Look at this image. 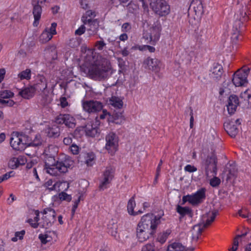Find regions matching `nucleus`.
Returning a JSON list of instances; mask_svg holds the SVG:
<instances>
[{
  "mask_svg": "<svg viewBox=\"0 0 251 251\" xmlns=\"http://www.w3.org/2000/svg\"><path fill=\"white\" fill-rule=\"evenodd\" d=\"M142 251H154V247L152 244H147L142 248Z\"/></svg>",
  "mask_w": 251,
  "mask_h": 251,
  "instance_id": "nucleus-52",
  "label": "nucleus"
},
{
  "mask_svg": "<svg viewBox=\"0 0 251 251\" xmlns=\"http://www.w3.org/2000/svg\"><path fill=\"white\" fill-rule=\"evenodd\" d=\"M203 6L201 0H192L188 9V15H201L203 14Z\"/></svg>",
  "mask_w": 251,
  "mask_h": 251,
  "instance_id": "nucleus-18",
  "label": "nucleus"
},
{
  "mask_svg": "<svg viewBox=\"0 0 251 251\" xmlns=\"http://www.w3.org/2000/svg\"><path fill=\"white\" fill-rule=\"evenodd\" d=\"M167 237V234L164 233V234L161 235L159 237H158V240L159 242H160L161 243H163L166 240Z\"/></svg>",
  "mask_w": 251,
  "mask_h": 251,
  "instance_id": "nucleus-59",
  "label": "nucleus"
},
{
  "mask_svg": "<svg viewBox=\"0 0 251 251\" xmlns=\"http://www.w3.org/2000/svg\"><path fill=\"white\" fill-rule=\"evenodd\" d=\"M39 214L40 212L38 210L35 211L34 214L35 216L34 219H29L27 221V222L33 228H37L38 226H40Z\"/></svg>",
  "mask_w": 251,
  "mask_h": 251,
  "instance_id": "nucleus-28",
  "label": "nucleus"
},
{
  "mask_svg": "<svg viewBox=\"0 0 251 251\" xmlns=\"http://www.w3.org/2000/svg\"><path fill=\"white\" fill-rule=\"evenodd\" d=\"M65 182H56L52 185V181L51 180H48L46 184L50 190H58L60 191L59 187L61 185L65 184Z\"/></svg>",
  "mask_w": 251,
  "mask_h": 251,
  "instance_id": "nucleus-31",
  "label": "nucleus"
},
{
  "mask_svg": "<svg viewBox=\"0 0 251 251\" xmlns=\"http://www.w3.org/2000/svg\"><path fill=\"white\" fill-rule=\"evenodd\" d=\"M190 209L188 207H182L180 205H177L176 207V211L182 217L186 215Z\"/></svg>",
  "mask_w": 251,
  "mask_h": 251,
  "instance_id": "nucleus-37",
  "label": "nucleus"
},
{
  "mask_svg": "<svg viewBox=\"0 0 251 251\" xmlns=\"http://www.w3.org/2000/svg\"><path fill=\"white\" fill-rule=\"evenodd\" d=\"M108 232L113 236L116 237L117 233L118 225L113 220L109 222L107 225Z\"/></svg>",
  "mask_w": 251,
  "mask_h": 251,
  "instance_id": "nucleus-30",
  "label": "nucleus"
},
{
  "mask_svg": "<svg viewBox=\"0 0 251 251\" xmlns=\"http://www.w3.org/2000/svg\"><path fill=\"white\" fill-rule=\"evenodd\" d=\"M10 144L12 148L17 151H22L26 147L33 145V143L27 142V136L18 132H13L11 134Z\"/></svg>",
  "mask_w": 251,
  "mask_h": 251,
  "instance_id": "nucleus-6",
  "label": "nucleus"
},
{
  "mask_svg": "<svg viewBox=\"0 0 251 251\" xmlns=\"http://www.w3.org/2000/svg\"><path fill=\"white\" fill-rule=\"evenodd\" d=\"M95 158L93 153H88L85 157V162L88 166H92L95 162Z\"/></svg>",
  "mask_w": 251,
  "mask_h": 251,
  "instance_id": "nucleus-34",
  "label": "nucleus"
},
{
  "mask_svg": "<svg viewBox=\"0 0 251 251\" xmlns=\"http://www.w3.org/2000/svg\"><path fill=\"white\" fill-rule=\"evenodd\" d=\"M144 63L147 66L149 70L155 73L158 72L160 71L161 62L157 59L149 57L145 61Z\"/></svg>",
  "mask_w": 251,
  "mask_h": 251,
  "instance_id": "nucleus-21",
  "label": "nucleus"
},
{
  "mask_svg": "<svg viewBox=\"0 0 251 251\" xmlns=\"http://www.w3.org/2000/svg\"><path fill=\"white\" fill-rule=\"evenodd\" d=\"M131 25L128 23H124L122 26V30L125 32L129 31Z\"/></svg>",
  "mask_w": 251,
  "mask_h": 251,
  "instance_id": "nucleus-55",
  "label": "nucleus"
},
{
  "mask_svg": "<svg viewBox=\"0 0 251 251\" xmlns=\"http://www.w3.org/2000/svg\"><path fill=\"white\" fill-rule=\"evenodd\" d=\"M55 122L58 124H65L69 128H74L75 126V119L69 114H60L55 118Z\"/></svg>",
  "mask_w": 251,
  "mask_h": 251,
  "instance_id": "nucleus-16",
  "label": "nucleus"
},
{
  "mask_svg": "<svg viewBox=\"0 0 251 251\" xmlns=\"http://www.w3.org/2000/svg\"><path fill=\"white\" fill-rule=\"evenodd\" d=\"M106 46V44L103 40L98 41L95 43V47L97 50H101Z\"/></svg>",
  "mask_w": 251,
  "mask_h": 251,
  "instance_id": "nucleus-45",
  "label": "nucleus"
},
{
  "mask_svg": "<svg viewBox=\"0 0 251 251\" xmlns=\"http://www.w3.org/2000/svg\"><path fill=\"white\" fill-rule=\"evenodd\" d=\"M43 216L39 219L40 226L48 228L52 226L55 221L56 213L54 209L48 207L44 209L41 212Z\"/></svg>",
  "mask_w": 251,
  "mask_h": 251,
  "instance_id": "nucleus-8",
  "label": "nucleus"
},
{
  "mask_svg": "<svg viewBox=\"0 0 251 251\" xmlns=\"http://www.w3.org/2000/svg\"><path fill=\"white\" fill-rule=\"evenodd\" d=\"M57 26V24L56 23H52L51 25L50 28H47L45 29L47 30L52 35H55L56 34V27Z\"/></svg>",
  "mask_w": 251,
  "mask_h": 251,
  "instance_id": "nucleus-46",
  "label": "nucleus"
},
{
  "mask_svg": "<svg viewBox=\"0 0 251 251\" xmlns=\"http://www.w3.org/2000/svg\"><path fill=\"white\" fill-rule=\"evenodd\" d=\"M118 63V66L120 67V69L123 70L125 69V61L124 60V59L120 57H118L117 58Z\"/></svg>",
  "mask_w": 251,
  "mask_h": 251,
  "instance_id": "nucleus-54",
  "label": "nucleus"
},
{
  "mask_svg": "<svg viewBox=\"0 0 251 251\" xmlns=\"http://www.w3.org/2000/svg\"><path fill=\"white\" fill-rule=\"evenodd\" d=\"M24 164V163H21L20 158L17 157L11 158L8 162L9 166L13 169L17 168L20 164Z\"/></svg>",
  "mask_w": 251,
  "mask_h": 251,
  "instance_id": "nucleus-35",
  "label": "nucleus"
},
{
  "mask_svg": "<svg viewBox=\"0 0 251 251\" xmlns=\"http://www.w3.org/2000/svg\"><path fill=\"white\" fill-rule=\"evenodd\" d=\"M13 172L11 171V172H9L8 173L5 174L4 175L1 176V177L3 179V181H4V180L8 179L9 178H10L12 176H13Z\"/></svg>",
  "mask_w": 251,
  "mask_h": 251,
  "instance_id": "nucleus-56",
  "label": "nucleus"
},
{
  "mask_svg": "<svg viewBox=\"0 0 251 251\" xmlns=\"http://www.w3.org/2000/svg\"><path fill=\"white\" fill-rule=\"evenodd\" d=\"M223 74V68L221 65L216 63L214 64L209 74L210 77L214 80H219Z\"/></svg>",
  "mask_w": 251,
  "mask_h": 251,
  "instance_id": "nucleus-19",
  "label": "nucleus"
},
{
  "mask_svg": "<svg viewBox=\"0 0 251 251\" xmlns=\"http://www.w3.org/2000/svg\"><path fill=\"white\" fill-rule=\"evenodd\" d=\"M99 130V128L97 125L93 126L92 124H87L86 126V133L89 136H96L98 134Z\"/></svg>",
  "mask_w": 251,
  "mask_h": 251,
  "instance_id": "nucleus-26",
  "label": "nucleus"
},
{
  "mask_svg": "<svg viewBox=\"0 0 251 251\" xmlns=\"http://www.w3.org/2000/svg\"><path fill=\"white\" fill-rule=\"evenodd\" d=\"M177 247L175 248L176 251H185V248L182 245L179 243H176Z\"/></svg>",
  "mask_w": 251,
  "mask_h": 251,
  "instance_id": "nucleus-60",
  "label": "nucleus"
},
{
  "mask_svg": "<svg viewBox=\"0 0 251 251\" xmlns=\"http://www.w3.org/2000/svg\"><path fill=\"white\" fill-rule=\"evenodd\" d=\"M189 23L193 27H197L201 21V17H188Z\"/></svg>",
  "mask_w": 251,
  "mask_h": 251,
  "instance_id": "nucleus-36",
  "label": "nucleus"
},
{
  "mask_svg": "<svg viewBox=\"0 0 251 251\" xmlns=\"http://www.w3.org/2000/svg\"><path fill=\"white\" fill-rule=\"evenodd\" d=\"M240 125L239 119L227 120L224 123L225 130L232 138H234L239 131L238 126Z\"/></svg>",
  "mask_w": 251,
  "mask_h": 251,
  "instance_id": "nucleus-15",
  "label": "nucleus"
},
{
  "mask_svg": "<svg viewBox=\"0 0 251 251\" xmlns=\"http://www.w3.org/2000/svg\"><path fill=\"white\" fill-rule=\"evenodd\" d=\"M177 246L176 243H174L170 245L168 247L167 251H176L175 248H176Z\"/></svg>",
  "mask_w": 251,
  "mask_h": 251,
  "instance_id": "nucleus-61",
  "label": "nucleus"
},
{
  "mask_svg": "<svg viewBox=\"0 0 251 251\" xmlns=\"http://www.w3.org/2000/svg\"><path fill=\"white\" fill-rule=\"evenodd\" d=\"M85 31V27L84 25H81L78 29L75 31V34L81 35Z\"/></svg>",
  "mask_w": 251,
  "mask_h": 251,
  "instance_id": "nucleus-51",
  "label": "nucleus"
},
{
  "mask_svg": "<svg viewBox=\"0 0 251 251\" xmlns=\"http://www.w3.org/2000/svg\"><path fill=\"white\" fill-rule=\"evenodd\" d=\"M35 91L33 86H31L25 87L19 91V94L25 99H29L33 97Z\"/></svg>",
  "mask_w": 251,
  "mask_h": 251,
  "instance_id": "nucleus-24",
  "label": "nucleus"
},
{
  "mask_svg": "<svg viewBox=\"0 0 251 251\" xmlns=\"http://www.w3.org/2000/svg\"><path fill=\"white\" fill-rule=\"evenodd\" d=\"M160 216L148 213L142 217L136 228V236L140 242L148 240L153 235L158 225L160 223Z\"/></svg>",
  "mask_w": 251,
  "mask_h": 251,
  "instance_id": "nucleus-1",
  "label": "nucleus"
},
{
  "mask_svg": "<svg viewBox=\"0 0 251 251\" xmlns=\"http://www.w3.org/2000/svg\"><path fill=\"white\" fill-rule=\"evenodd\" d=\"M205 197V190L201 188L193 195H188L182 197V204L188 201L192 205H196L201 203Z\"/></svg>",
  "mask_w": 251,
  "mask_h": 251,
  "instance_id": "nucleus-12",
  "label": "nucleus"
},
{
  "mask_svg": "<svg viewBox=\"0 0 251 251\" xmlns=\"http://www.w3.org/2000/svg\"><path fill=\"white\" fill-rule=\"evenodd\" d=\"M240 97L245 100L249 101V100L251 97V95L249 93L248 91L246 90L241 94Z\"/></svg>",
  "mask_w": 251,
  "mask_h": 251,
  "instance_id": "nucleus-50",
  "label": "nucleus"
},
{
  "mask_svg": "<svg viewBox=\"0 0 251 251\" xmlns=\"http://www.w3.org/2000/svg\"><path fill=\"white\" fill-rule=\"evenodd\" d=\"M14 94L10 90H5L0 92V97L2 99H9L13 97Z\"/></svg>",
  "mask_w": 251,
  "mask_h": 251,
  "instance_id": "nucleus-40",
  "label": "nucleus"
},
{
  "mask_svg": "<svg viewBox=\"0 0 251 251\" xmlns=\"http://www.w3.org/2000/svg\"><path fill=\"white\" fill-rule=\"evenodd\" d=\"M230 168L228 170L229 174L230 176H234L236 174V170L234 166L230 165Z\"/></svg>",
  "mask_w": 251,
  "mask_h": 251,
  "instance_id": "nucleus-62",
  "label": "nucleus"
},
{
  "mask_svg": "<svg viewBox=\"0 0 251 251\" xmlns=\"http://www.w3.org/2000/svg\"><path fill=\"white\" fill-rule=\"evenodd\" d=\"M136 205L135 201L134 200V196L131 197L128 201L127 209L128 213L131 215H137L139 214H141L143 211L139 210L137 212L134 211V208Z\"/></svg>",
  "mask_w": 251,
  "mask_h": 251,
  "instance_id": "nucleus-25",
  "label": "nucleus"
},
{
  "mask_svg": "<svg viewBox=\"0 0 251 251\" xmlns=\"http://www.w3.org/2000/svg\"><path fill=\"white\" fill-rule=\"evenodd\" d=\"M86 71L89 77L99 81L107 79L112 73L111 66L107 62L92 64Z\"/></svg>",
  "mask_w": 251,
  "mask_h": 251,
  "instance_id": "nucleus-3",
  "label": "nucleus"
},
{
  "mask_svg": "<svg viewBox=\"0 0 251 251\" xmlns=\"http://www.w3.org/2000/svg\"><path fill=\"white\" fill-rule=\"evenodd\" d=\"M52 35L47 30L45 29L39 37V41L42 43H46L50 41L52 38Z\"/></svg>",
  "mask_w": 251,
  "mask_h": 251,
  "instance_id": "nucleus-32",
  "label": "nucleus"
},
{
  "mask_svg": "<svg viewBox=\"0 0 251 251\" xmlns=\"http://www.w3.org/2000/svg\"><path fill=\"white\" fill-rule=\"evenodd\" d=\"M47 133L50 137H57L60 135V128L56 125L52 126L47 129Z\"/></svg>",
  "mask_w": 251,
  "mask_h": 251,
  "instance_id": "nucleus-27",
  "label": "nucleus"
},
{
  "mask_svg": "<svg viewBox=\"0 0 251 251\" xmlns=\"http://www.w3.org/2000/svg\"><path fill=\"white\" fill-rule=\"evenodd\" d=\"M84 24L90 27L89 29L93 31H96L99 27V21L97 19L92 18L87 19L88 17H82Z\"/></svg>",
  "mask_w": 251,
  "mask_h": 251,
  "instance_id": "nucleus-22",
  "label": "nucleus"
},
{
  "mask_svg": "<svg viewBox=\"0 0 251 251\" xmlns=\"http://www.w3.org/2000/svg\"><path fill=\"white\" fill-rule=\"evenodd\" d=\"M217 159L214 155L207 156L203 162L206 175L208 176L210 173L216 176L217 174Z\"/></svg>",
  "mask_w": 251,
  "mask_h": 251,
  "instance_id": "nucleus-13",
  "label": "nucleus"
},
{
  "mask_svg": "<svg viewBox=\"0 0 251 251\" xmlns=\"http://www.w3.org/2000/svg\"><path fill=\"white\" fill-rule=\"evenodd\" d=\"M151 7L155 14L159 16H166L169 14L170 11V6L164 0L155 3V8Z\"/></svg>",
  "mask_w": 251,
  "mask_h": 251,
  "instance_id": "nucleus-17",
  "label": "nucleus"
},
{
  "mask_svg": "<svg viewBox=\"0 0 251 251\" xmlns=\"http://www.w3.org/2000/svg\"><path fill=\"white\" fill-rule=\"evenodd\" d=\"M60 105L62 108H65L68 105V102L65 97H61L60 99Z\"/></svg>",
  "mask_w": 251,
  "mask_h": 251,
  "instance_id": "nucleus-53",
  "label": "nucleus"
},
{
  "mask_svg": "<svg viewBox=\"0 0 251 251\" xmlns=\"http://www.w3.org/2000/svg\"><path fill=\"white\" fill-rule=\"evenodd\" d=\"M221 183V180L220 178L216 176H214L213 178L210 179V184L213 187H216L220 185Z\"/></svg>",
  "mask_w": 251,
  "mask_h": 251,
  "instance_id": "nucleus-44",
  "label": "nucleus"
},
{
  "mask_svg": "<svg viewBox=\"0 0 251 251\" xmlns=\"http://www.w3.org/2000/svg\"><path fill=\"white\" fill-rule=\"evenodd\" d=\"M58 197L61 201H70L72 200L71 195L67 194L66 193L62 192L59 194Z\"/></svg>",
  "mask_w": 251,
  "mask_h": 251,
  "instance_id": "nucleus-43",
  "label": "nucleus"
},
{
  "mask_svg": "<svg viewBox=\"0 0 251 251\" xmlns=\"http://www.w3.org/2000/svg\"><path fill=\"white\" fill-rule=\"evenodd\" d=\"M18 76L21 80H29L31 78V70L29 69H26V70L20 72L18 74Z\"/></svg>",
  "mask_w": 251,
  "mask_h": 251,
  "instance_id": "nucleus-33",
  "label": "nucleus"
},
{
  "mask_svg": "<svg viewBox=\"0 0 251 251\" xmlns=\"http://www.w3.org/2000/svg\"><path fill=\"white\" fill-rule=\"evenodd\" d=\"M39 238L43 244H46L51 241V237L47 234H40Z\"/></svg>",
  "mask_w": 251,
  "mask_h": 251,
  "instance_id": "nucleus-39",
  "label": "nucleus"
},
{
  "mask_svg": "<svg viewBox=\"0 0 251 251\" xmlns=\"http://www.w3.org/2000/svg\"><path fill=\"white\" fill-rule=\"evenodd\" d=\"M25 234V231L22 230L20 231L16 232L15 233V237H13L11 240L13 242H16L18 239L21 240L23 238L24 235Z\"/></svg>",
  "mask_w": 251,
  "mask_h": 251,
  "instance_id": "nucleus-42",
  "label": "nucleus"
},
{
  "mask_svg": "<svg viewBox=\"0 0 251 251\" xmlns=\"http://www.w3.org/2000/svg\"><path fill=\"white\" fill-rule=\"evenodd\" d=\"M138 9V5L133 2H130L126 6V9L130 14H134Z\"/></svg>",
  "mask_w": 251,
  "mask_h": 251,
  "instance_id": "nucleus-38",
  "label": "nucleus"
},
{
  "mask_svg": "<svg viewBox=\"0 0 251 251\" xmlns=\"http://www.w3.org/2000/svg\"><path fill=\"white\" fill-rule=\"evenodd\" d=\"M73 163V161L69 159L55 163L54 157H50L46 160L45 168L47 173L51 176H57L68 172V169L72 167Z\"/></svg>",
  "mask_w": 251,
  "mask_h": 251,
  "instance_id": "nucleus-2",
  "label": "nucleus"
},
{
  "mask_svg": "<svg viewBox=\"0 0 251 251\" xmlns=\"http://www.w3.org/2000/svg\"><path fill=\"white\" fill-rule=\"evenodd\" d=\"M63 143L66 145H70L72 143V138L70 136L65 137L63 139Z\"/></svg>",
  "mask_w": 251,
  "mask_h": 251,
  "instance_id": "nucleus-58",
  "label": "nucleus"
},
{
  "mask_svg": "<svg viewBox=\"0 0 251 251\" xmlns=\"http://www.w3.org/2000/svg\"><path fill=\"white\" fill-rule=\"evenodd\" d=\"M109 115V113L106 110H102V113L100 115V118L101 119H104L105 117Z\"/></svg>",
  "mask_w": 251,
  "mask_h": 251,
  "instance_id": "nucleus-64",
  "label": "nucleus"
},
{
  "mask_svg": "<svg viewBox=\"0 0 251 251\" xmlns=\"http://www.w3.org/2000/svg\"><path fill=\"white\" fill-rule=\"evenodd\" d=\"M115 168L111 166H107L102 172L99 188L100 190L106 189L108 185L114 178L115 175Z\"/></svg>",
  "mask_w": 251,
  "mask_h": 251,
  "instance_id": "nucleus-10",
  "label": "nucleus"
},
{
  "mask_svg": "<svg viewBox=\"0 0 251 251\" xmlns=\"http://www.w3.org/2000/svg\"><path fill=\"white\" fill-rule=\"evenodd\" d=\"M0 103L9 106H12L15 104V102L11 100H4L0 99Z\"/></svg>",
  "mask_w": 251,
  "mask_h": 251,
  "instance_id": "nucleus-48",
  "label": "nucleus"
},
{
  "mask_svg": "<svg viewBox=\"0 0 251 251\" xmlns=\"http://www.w3.org/2000/svg\"><path fill=\"white\" fill-rule=\"evenodd\" d=\"M242 25V23L240 20H237L235 21L233 24V32L231 36V40L233 43H236V41L238 40L239 35V29Z\"/></svg>",
  "mask_w": 251,
  "mask_h": 251,
  "instance_id": "nucleus-23",
  "label": "nucleus"
},
{
  "mask_svg": "<svg viewBox=\"0 0 251 251\" xmlns=\"http://www.w3.org/2000/svg\"><path fill=\"white\" fill-rule=\"evenodd\" d=\"M217 212H207L202 215L201 221L193 226L191 230L192 240L197 241L201 235L203 228L209 226L215 220Z\"/></svg>",
  "mask_w": 251,
  "mask_h": 251,
  "instance_id": "nucleus-4",
  "label": "nucleus"
},
{
  "mask_svg": "<svg viewBox=\"0 0 251 251\" xmlns=\"http://www.w3.org/2000/svg\"><path fill=\"white\" fill-rule=\"evenodd\" d=\"M80 4L81 7L86 9L88 7V3L86 0H80Z\"/></svg>",
  "mask_w": 251,
  "mask_h": 251,
  "instance_id": "nucleus-63",
  "label": "nucleus"
},
{
  "mask_svg": "<svg viewBox=\"0 0 251 251\" xmlns=\"http://www.w3.org/2000/svg\"><path fill=\"white\" fill-rule=\"evenodd\" d=\"M250 69L249 68L238 70L233 75L232 82L236 87L246 86L248 83L247 77Z\"/></svg>",
  "mask_w": 251,
  "mask_h": 251,
  "instance_id": "nucleus-9",
  "label": "nucleus"
},
{
  "mask_svg": "<svg viewBox=\"0 0 251 251\" xmlns=\"http://www.w3.org/2000/svg\"><path fill=\"white\" fill-rule=\"evenodd\" d=\"M190 127L191 128H192L193 127V123H194V117H193V111L191 107H190Z\"/></svg>",
  "mask_w": 251,
  "mask_h": 251,
  "instance_id": "nucleus-57",
  "label": "nucleus"
},
{
  "mask_svg": "<svg viewBox=\"0 0 251 251\" xmlns=\"http://www.w3.org/2000/svg\"><path fill=\"white\" fill-rule=\"evenodd\" d=\"M110 104L114 107L120 109L123 106V102L122 100L119 97L112 96L109 100Z\"/></svg>",
  "mask_w": 251,
  "mask_h": 251,
  "instance_id": "nucleus-29",
  "label": "nucleus"
},
{
  "mask_svg": "<svg viewBox=\"0 0 251 251\" xmlns=\"http://www.w3.org/2000/svg\"><path fill=\"white\" fill-rule=\"evenodd\" d=\"M239 103L238 98L236 95H231L228 98L226 106L229 114L231 115L234 113Z\"/></svg>",
  "mask_w": 251,
  "mask_h": 251,
  "instance_id": "nucleus-20",
  "label": "nucleus"
},
{
  "mask_svg": "<svg viewBox=\"0 0 251 251\" xmlns=\"http://www.w3.org/2000/svg\"><path fill=\"white\" fill-rule=\"evenodd\" d=\"M184 169L186 172H187L189 173H193V172H196L197 170V169L196 167H195L194 166H192V165H191L189 164L187 165L184 167Z\"/></svg>",
  "mask_w": 251,
  "mask_h": 251,
  "instance_id": "nucleus-47",
  "label": "nucleus"
},
{
  "mask_svg": "<svg viewBox=\"0 0 251 251\" xmlns=\"http://www.w3.org/2000/svg\"><path fill=\"white\" fill-rule=\"evenodd\" d=\"M36 91L40 93L42 98L44 100V103L50 102L49 98V91L47 89L48 81L45 77L42 75H38L36 79V83L33 86Z\"/></svg>",
  "mask_w": 251,
  "mask_h": 251,
  "instance_id": "nucleus-7",
  "label": "nucleus"
},
{
  "mask_svg": "<svg viewBox=\"0 0 251 251\" xmlns=\"http://www.w3.org/2000/svg\"><path fill=\"white\" fill-rule=\"evenodd\" d=\"M33 16H41L42 14V7L40 4H33Z\"/></svg>",
  "mask_w": 251,
  "mask_h": 251,
  "instance_id": "nucleus-41",
  "label": "nucleus"
},
{
  "mask_svg": "<svg viewBox=\"0 0 251 251\" xmlns=\"http://www.w3.org/2000/svg\"><path fill=\"white\" fill-rule=\"evenodd\" d=\"M83 110L89 113H95L102 109L103 105L101 102L97 100H86L82 103Z\"/></svg>",
  "mask_w": 251,
  "mask_h": 251,
  "instance_id": "nucleus-14",
  "label": "nucleus"
},
{
  "mask_svg": "<svg viewBox=\"0 0 251 251\" xmlns=\"http://www.w3.org/2000/svg\"><path fill=\"white\" fill-rule=\"evenodd\" d=\"M105 149L109 153L114 154L118 150V137L115 133L111 132L105 136Z\"/></svg>",
  "mask_w": 251,
  "mask_h": 251,
  "instance_id": "nucleus-11",
  "label": "nucleus"
},
{
  "mask_svg": "<svg viewBox=\"0 0 251 251\" xmlns=\"http://www.w3.org/2000/svg\"><path fill=\"white\" fill-rule=\"evenodd\" d=\"M70 151L73 154H77L79 153V148L75 145L73 144L70 147Z\"/></svg>",
  "mask_w": 251,
  "mask_h": 251,
  "instance_id": "nucleus-49",
  "label": "nucleus"
},
{
  "mask_svg": "<svg viewBox=\"0 0 251 251\" xmlns=\"http://www.w3.org/2000/svg\"><path fill=\"white\" fill-rule=\"evenodd\" d=\"M161 31V25L157 20L148 30L143 33V38L147 43L155 45L160 39Z\"/></svg>",
  "mask_w": 251,
  "mask_h": 251,
  "instance_id": "nucleus-5",
  "label": "nucleus"
}]
</instances>
